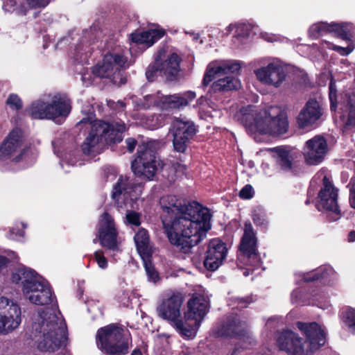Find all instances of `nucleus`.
<instances>
[{
	"label": "nucleus",
	"mask_w": 355,
	"mask_h": 355,
	"mask_svg": "<svg viewBox=\"0 0 355 355\" xmlns=\"http://www.w3.org/2000/svg\"><path fill=\"white\" fill-rule=\"evenodd\" d=\"M159 204L169 241L182 252L188 253L206 236L211 227L209 210L197 202L187 204L173 195L162 197Z\"/></svg>",
	"instance_id": "obj_1"
},
{
	"label": "nucleus",
	"mask_w": 355,
	"mask_h": 355,
	"mask_svg": "<svg viewBox=\"0 0 355 355\" xmlns=\"http://www.w3.org/2000/svg\"><path fill=\"white\" fill-rule=\"evenodd\" d=\"M60 311L40 310L33 319L30 338L42 352H53L65 345L67 325Z\"/></svg>",
	"instance_id": "obj_2"
},
{
	"label": "nucleus",
	"mask_w": 355,
	"mask_h": 355,
	"mask_svg": "<svg viewBox=\"0 0 355 355\" xmlns=\"http://www.w3.org/2000/svg\"><path fill=\"white\" fill-rule=\"evenodd\" d=\"M237 118L252 133L278 137L286 133L289 127L286 114L279 107L270 106L259 112L250 105L241 109Z\"/></svg>",
	"instance_id": "obj_3"
},
{
	"label": "nucleus",
	"mask_w": 355,
	"mask_h": 355,
	"mask_svg": "<svg viewBox=\"0 0 355 355\" xmlns=\"http://www.w3.org/2000/svg\"><path fill=\"white\" fill-rule=\"evenodd\" d=\"M87 124L89 132L85 138L82 150L87 155L99 154L105 144L119 143L126 130L123 122L112 123L98 120L91 121L89 118L83 119L78 124Z\"/></svg>",
	"instance_id": "obj_4"
},
{
	"label": "nucleus",
	"mask_w": 355,
	"mask_h": 355,
	"mask_svg": "<svg viewBox=\"0 0 355 355\" xmlns=\"http://www.w3.org/2000/svg\"><path fill=\"white\" fill-rule=\"evenodd\" d=\"M12 281L21 284L24 295L34 304L44 306L55 300L49 283L42 280L31 268L21 267L16 269L12 273Z\"/></svg>",
	"instance_id": "obj_5"
},
{
	"label": "nucleus",
	"mask_w": 355,
	"mask_h": 355,
	"mask_svg": "<svg viewBox=\"0 0 355 355\" xmlns=\"http://www.w3.org/2000/svg\"><path fill=\"white\" fill-rule=\"evenodd\" d=\"M184 301L180 293H173L164 297L157 306V315L167 321L175 331L184 338L193 339L196 336V327L186 321L182 315V306Z\"/></svg>",
	"instance_id": "obj_6"
},
{
	"label": "nucleus",
	"mask_w": 355,
	"mask_h": 355,
	"mask_svg": "<svg viewBox=\"0 0 355 355\" xmlns=\"http://www.w3.org/2000/svg\"><path fill=\"white\" fill-rule=\"evenodd\" d=\"M240 68V63L235 60L210 63L204 76L202 83L204 85H207L213 79H217L211 85V89L214 92L237 89L241 86L240 81L234 76L228 74L238 72Z\"/></svg>",
	"instance_id": "obj_7"
},
{
	"label": "nucleus",
	"mask_w": 355,
	"mask_h": 355,
	"mask_svg": "<svg viewBox=\"0 0 355 355\" xmlns=\"http://www.w3.org/2000/svg\"><path fill=\"white\" fill-rule=\"evenodd\" d=\"M96 340L97 347L105 354L125 355L128 352L129 335L125 334L122 328L115 324H110L99 329Z\"/></svg>",
	"instance_id": "obj_8"
},
{
	"label": "nucleus",
	"mask_w": 355,
	"mask_h": 355,
	"mask_svg": "<svg viewBox=\"0 0 355 355\" xmlns=\"http://www.w3.org/2000/svg\"><path fill=\"white\" fill-rule=\"evenodd\" d=\"M49 101L42 99L33 102L28 112L32 118L37 119H52L67 117L71 112V102L64 95L57 94L49 95Z\"/></svg>",
	"instance_id": "obj_9"
},
{
	"label": "nucleus",
	"mask_w": 355,
	"mask_h": 355,
	"mask_svg": "<svg viewBox=\"0 0 355 355\" xmlns=\"http://www.w3.org/2000/svg\"><path fill=\"white\" fill-rule=\"evenodd\" d=\"M156 141H150L146 146H140L138 155L132 162L131 168L133 173L139 178L146 180H153L157 171L162 166V162L153 148Z\"/></svg>",
	"instance_id": "obj_10"
},
{
	"label": "nucleus",
	"mask_w": 355,
	"mask_h": 355,
	"mask_svg": "<svg viewBox=\"0 0 355 355\" xmlns=\"http://www.w3.org/2000/svg\"><path fill=\"white\" fill-rule=\"evenodd\" d=\"M180 58L175 53H167L164 49L158 51L155 62L150 64L146 71V78L153 81L159 73L168 80L175 79L180 71Z\"/></svg>",
	"instance_id": "obj_11"
},
{
	"label": "nucleus",
	"mask_w": 355,
	"mask_h": 355,
	"mask_svg": "<svg viewBox=\"0 0 355 355\" xmlns=\"http://www.w3.org/2000/svg\"><path fill=\"white\" fill-rule=\"evenodd\" d=\"M127 58L117 53L106 54L103 61L92 69V73L100 78L110 79L117 84L122 80V70L125 67Z\"/></svg>",
	"instance_id": "obj_12"
},
{
	"label": "nucleus",
	"mask_w": 355,
	"mask_h": 355,
	"mask_svg": "<svg viewBox=\"0 0 355 355\" xmlns=\"http://www.w3.org/2000/svg\"><path fill=\"white\" fill-rule=\"evenodd\" d=\"M257 239L250 222L245 223L243 235L239 245V260L246 266L258 268L261 259L257 250Z\"/></svg>",
	"instance_id": "obj_13"
},
{
	"label": "nucleus",
	"mask_w": 355,
	"mask_h": 355,
	"mask_svg": "<svg viewBox=\"0 0 355 355\" xmlns=\"http://www.w3.org/2000/svg\"><path fill=\"white\" fill-rule=\"evenodd\" d=\"M22 321L21 309L17 302L0 297V335H8L19 328Z\"/></svg>",
	"instance_id": "obj_14"
},
{
	"label": "nucleus",
	"mask_w": 355,
	"mask_h": 355,
	"mask_svg": "<svg viewBox=\"0 0 355 355\" xmlns=\"http://www.w3.org/2000/svg\"><path fill=\"white\" fill-rule=\"evenodd\" d=\"M143 185L141 183H135L128 178L120 176L113 187L112 198L116 201L118 207L128 208L132 207V204L141 193Z\"/></svg>",
	"instance_id": "obj_15"
},
{
	"label": "nucleus",
	"mask_w": 355,
	"mask_h": 355,
	"mask_svg": "<svg viewBox=\"0 0 355 355\" xmlns=\"http://www.w3.org/2000/svg\"><path fill=\"white\" fill-rule=\"evenodd\" d=\"M169 131L173 135L174 150L184 153L189 140L196 135V128L191 121L175 119L172 122Z\"/></svg>",
	"instance_id": "obj_16"
},
{
	"label": "nucleus",
	"mask_w": 355,
	"mask_h": 355,
	"mask_svg": "<svg viewBox=\"0 0 355 355\" xmlns=\"http://www.w3.org/2000/svg\"><path fill=\"white\" fill-rule=\"evenodd\" d=\"M257 79L263 85L279 87L284 82L286 73L283 67L275 60L270 61L254 71Z\"/></svg>",
	"instance_id": "obj_17"
},
{
	"label": "nucleus",
	"mask_w": 355,
	"mask_h": 355,
	"mask_svg": "<svg viewBox=\"0 0 355 355\" xmlns=\"http://www.w3.org/2000/svg\"><path fill=\"white\" fill-rule=\"evenodd\" d=\"M22 144L21 130L19 128L12 130L0 147V159H10L19 162L25 152Z\"/></svg>",
	"instance_id": "obj_18"
},
{
	"label": "nucleus",
	"mask_w": 355,
	"mask_h": 355,
	"mask_svg": "<svg viewBox=\"0 0 355 355\" xmlns=\"http://www.w3.org/2000/svg\"><path fill=\"white\" fill-rule=\"evenodd\" d=\"M98 238L101 244L108 249L116 250L118 249V232L112 217L107 213H104L98 222Z\"/></svg>",
	"instance_id": "obj_19"
},
{
	"label": "nucleus",
	"mask_w": 355,
	"mask_h": 355,
	"mask_svg": "<svg viewBox=\"0 0 355 355\" xmlns=\"http://www.w3.org/2000/svg\"><path fill=\"white\" fill-rule=\"evenodd\" d=\"M208 306L207 298L199 294L193 295L187 302V311L184 314V318L196 327V332L201 321L208 312Z\"/></svg>",
	"instance_id": "obj_20"
},
{
	"label": "nucleus",
	"mask_w": 355,
	"mask_h": 355,
	"mask_svg": "<svg viewBox=\"0 0 355 355\" xmlns=\"http://www.w3.org/2000/svg\"><path fill=\"white\" fill-rule=\"evenodd\" d=\"M324 114V109L319 102L314 98L309 99L300 110L297 123L300 128H313L319 123Z\"/></svg>",
	"instance_id": "obj_21"
},
{
	"label": "nucleus",
	"mask_w": 355,
	"mask_h": 355,
	"mask_svg": "<svg viewBox=\"0 0 355 355\" xmlns=\"http://www.w3.org/2000/svg\"><path fill=\"white\" fill-rule=\"evenodd\" d=\"M338 190L329 180L324 176L323 178V185L318 193V209L321 208L331 211L336 215H339L340 209L338 205Z\"/></svg>",
	"instance_id": "obj_22"
},
{
	"label": "nucleus",
	"mask_w": 355,
	"mask_h": 355,
	"mask_svg": "<svg viewBox=\"0 0 355 355\" xmlns=\"http://www.w3.org/2000/svg\"><path fill=\"white\" fill-rule=\"evenodd\" d=\"M327 152V141L320 135H316L308 140L304 148V158L309 165H316L320 163L324 159Z\"/></svg>",
	"instance_id": "obj_23"
},
{
	"label": "nucleus",
	"mask_w": 355,
	"mask_h": 355,
	"mask_svg": "<svg viewBox=\"0 0 355 355\" xmlns=\"http://www.w3.org/2000/svg\"><path fill=\"white\" fill-rule=\"evenodd\" d=\"M227 252V248L222 241L218 239L211 240L204 261L205 268L211 271L217 270L222 265Z\"/></svg>",
	"instance_id": "obj_24"
},
{
	"label": "nucleus",
	"mask_w": 355,
	"mask_h": 355,
	"mask_svg": "<svg viewBox=\"0 0 355 355\" xmlns=\"http://www.w3.org/2000/svg\"><path fill=\"white\" fill-rule=\"evenodd\" d=\"M196 97V93L192 91L172 95H162L159 109L162 110H181L188 106Z\"/></svg>",
	"instance_id": "obj_25"
},
{
	"label": "nucleus",
	"mask_w": 355,
	"mask_h": 355,
	"mask_svg": "<svg viewBox=\"0 0 355 355\" xmlns=\"http://www.w3.org/2000/svg\"><path fill=\"white\" fill-rule=\"evenodd\" d=\"M355 90L353 88H349L345 90L341 96L340 105L343 110L342 117L347 118L343 131L345 134H348L351 128L355 127Z\"/></svg>",
	"instance_id": "obj_26"
},
{
	"label": "nucleus",
	"mask_w": 355,
	"mask_h": 355,
	"mask_svg": "<svg viewBox=\"0 0 355 355\" xmlns=\"http://www.w3.org/2000/svg\"><path fill=\"white\" fill-rule=\"evenodd\" d=\"M297 327L306 336L311 351H315L324 345L326 342L325 332L316 322H298Z\"/></svg>",
	"instance_id": "obj_27"
},
{
	"label": "nucleus",
	"mask_w": 355,
	"mask_h": 355,
	"mask_svg": "<svg viewBox=\"0 0 355 355\" xmlns=\"http://www.w3.org/2000/svg\"><path fill=\"white\" fill-rule=\"evenodd\" d=\"M277 342L281 350L286 351L291 355H305L302 338L291 331L286 330L279 333Z\"/></svg>",
	"instance_id": "obj_28"
},
{
	"label": "nucleus",
	"mask_w": 355,
	"mask_h": 355,
	"mask_svg": "<svg viewBox=\"0 0 355 355\" xmlns=\"http://www.w3.org/2000/svg\"><path fill=\"white\" fill-rule=\"evenodd\" d=\"M309 31L312 37H318L327 33H333L342 39H347L349 29L345 24L318 22L313 24Z\"/></svg>",
	"instance_id": "obj_29"
},
{
	"label": "nucleus",
	"mask_w": 355,
	"mask_h": 355,
	"mask_svg": "<svg viewBox=\"0 0 355 355\" xmlns=\"http://www.w3.org/2000/svg\"><path fill=\"white\" fill-rule=\"evenodd\" d=\"M223 334L230 337H238L244 343L243 348L252 344L253 339L247 331V324L239 319H234L223 327Z\"/></svg>",
	"instance_id": "obj_30"
},
{
	"label": "nucleus",
	"mask_w": 355,
	"mask_h": 355,
	"mask_svg": "<svg viewBox=\"0 0 355 355\" xmlns=\"http://www.w3.org/2000/svg\"><path fill=\"white\" fill-rule=\"evenodd\" d=\"M24 1L26 3H21V0H6L3 4V9L6 12L16 11L18 14L24 15L30 8L46 6L50 0Z\"/></svg>",
	"instance_id": "obj_31"
},
{
	"label": "nucleus",
	"mask_w": 355,
	"mask_h": 355,
	"mask_svg": "<svg viewBox=\"0 0 355 355\" xmlns=\"http://www.w3.org/2000/svg\"><path fill=\"white\" fill-rule=\"evenodd\" d=\"M164 34V32L162 30L150 29L133 33L130 35V39L135 43L145 44L150 46L160 39Z\"/></svg>",
	"instance_id": "obj_32"
},
{
	"label": "nucleus",
	"mask_w": 355,
	"mask_h": 355,
	"mask_svg": "<svg viewBox=\"0 0 355 355\" xmlns=\"http://www.w3.org/2000/svg\"><path fill=\"white\" fill-rule=\"evenodd\" d=\"M137 251L141 258L150 257L153 250L150 243L149 235L145 229H139L134 237Z\"/></svg>",
	"instance_id": "obj_33"
},
{
	"label": "nucleus",
	"mask_w": 355,
	"mask_h": 355,
	"mask_svg": "<svg viewBox=\"0 0 355 355\" xmlns=\"http://www.w3.org/2000/svg\"><path fill=\"white\" fill-rule=\"evenodd\" d=\"M273 151L275 153L277 165L284 171H291L293 168L294 153L284 147L275 148Z\"/></svg>",
	"instance_id": "obj_34"
},
{
	"label": "nucleus",
	"mask_w": 355,
	"mask_h": 355,
	"mask_svg": "<svg viewBox=\"0 0 355 355\" xmlns=\"http://www.w3.org/2000/svg\"><path fill=\"white\" fill-rule=\"evenodd\" d=\"M336 272L332 267L325 266L320 268L317 271L311 272L310 273L304 274L303 279L304 282H311L320 278L325 280H331L336 278Z\"/></svg>",
	"instance_id": "obj_35"
},
{
	"label": "nucleus",
	"mask_w": 355,
	"mask_h": 355,
	"mask_svg": "<svg viewBox=\"0 0 355 355\" xmlns=\"http://www.w3.org/2000/svg\"><path fill=\"white\" fill-rule=\"evenodd\" d=\"M341 320L345 327H347L352 333L355 331V312L350 308L345 309L341 314Z\"/></svg>",
	"instance_id": "obj_36"
},
{
	"label": "nucleus",
	"mask_w": 355,
	"mask_h": 355,
	"mask_svg": "<svg viewBox=\"0 0 355 355\" xmlns=\"http://www.w3.org/2000/svg\"><path fill=\"white\" fill-rule=\"evenodd\" d=\"M162 95L159 92H157L156 94L147 95L144 97L143 100H141L139 106L142 109H149L153 106L159 108Z\"/></svg>",
	"instance_id": "obj_37"
},
{
	"label": "nucleus",
	"mask_w": 355,
	"mask_h": 355,
	"mask_svg": "<svg viewBox=\"0 0 355 355\" xmlns=\"http://www.w3.org/2000/svg\"><path fill=\"white\" fill-rule=\"evenodd\" d=\"M150 258V257L142 258V259L148 280L155 283L159 279V275L153 266Z\"/></svg>",
	"instance_id": "obj_38"
},
{
	"label": "nucleus",
	"mask_w": 355,
	"mask_h": 355,
	"mask_svg": "<svg viewBox=\"0 0 355 355\" xmlns=\"http://www.w3.org/2000/svg\"><path fill=\"white\" fill-rule=\"evenodd\" d=\"M235 30V35L237 37H245L249 35V27L245 24L230 25L227 27V31L230 32Z\"/></svg>",
	"instance_id": "obj_39"
},
{
	"label": "nucleus",
	"mask_w": 355,
	"mask_h": 355,
	"mask_svg": "<svg viewBox=\"0 0 355 355\" xmlns=\"http://www.w3.org/2000/svg\"><path fill=\"white\" fill-rule=\"evenodd\" d=\"M140 218H141L140 214H139L135 211L128 210V211H127V213L125 214V223H127L128 225L137 227V226H139L141 224Z\"/></svg>",
	"instance_id": "obj_40"
},
{
	"label": "nucleus",
	"mask_w": 355,
	"mask_h": 355,
	"mask_svg": "<svg viewBox=\"0 0 355 355\" xmlns=\"http://www.w3.org/2000/svg\"><path fill=\"white\" fill-rule=\"evenodd\" d=\"M337 90L335 82L331 80L329 86V98L331 103V110H336L337 107Z\"/></svg>",
	"instance_id": "obj_41"
},
{
	"label": "nucleus",
	"mask_w": 355,
	"mask_h": 355,
	"mask_svg": "<svg viewBox=\"0 0 355 355\" xmlns=\"http://www.w3.org/2000/svg\"><path fill=\"white\" fill-rule=\"evenodd\" d=\"M7 105L11 108L15 110H19L22 107V103L19 96L16 94H12L9 96L6 101Z\"/></svg>",
	"instance_id": "obj_42"
},
{
	"label": "nucleus",
	"mask_w": 355,
	"mask_h": 355,
	"mask_svg": "<svg viewBox=\"0 0 355 355\" xmlns=\"http://www.w3.org/2000/svg\"><path fill=\"white\" fill-rule=\"evenodd\" d=\"M94 258L101 268L105 269L107 267V260L101 250L95 252Z\"/></svg>",
	"instance_id": "obj_43"
},
{
	"label": "nucleus",
	"mask_w": 355,
	"mask_h": 355,
	"mask_svg": "<svg viewBox=\"0 0 355 355\" xmlns=\"http://www.w3.org/2000/svg\"><path fill=\"white\" fill-rule=\"evenodd\" d=\"M254 194L253 188L251 185H245L239 192L240 198L243 199H250Z\"/></svg>",
	"instance_id": "obj_44"
},
{
	"label": "nucleus",
	"mask_w": 355,
	"mask_h": 355,
	"mask_svg": "<svg viewBox=\"0 0 355 355\" xmlns=\"http://www.w3.org/2000/svg\"><path fill=\"white\" fill-rule=\"evenodd\" d=\"M349 189V202L352 208L355 207V183L353 182V178L351 179L348 186Z\"/></svg>",
	"instance_id": "obj_45"
},
{
	"label": "nucleus",
	"mask_w": 355,
	"mask_h": 355,
	"mask_svg": "<svg viewBox=\"0 0 355 355\" xmlns=\"http://www.w3.org/2000/svg\"><path fill=\"white\" fill-rule=\"evenodd\" d=\"M261 37L263 40L270 42L277 41L279 39L278 36L268 33H262Z\"/></svg>",
	"instance_id": "obj_46"
},
{
	"label": "nucleus",
	"mask_w": 355,
	"mask_h": 355,
	"mask_svg": "<svg viewBox=\"0 0 355 355\" xmlns=\"http://www.w3.org/2000/svg\"><path fill=\"white\" fill-rule=\"evenodd\" d=\"M125 144L127 145L128 150L130 152H132L135 148L137 141L132 138H128L125 140Z\"/></svg>",
	"instance_id": "obj_47"
},
{
	"label": "nucleus",
	"mask_w": 355,
	"mask_h": 355,
	"mask_svg": "<svg viewBox=\"0 0 355 355\" xmlns=\"http://www.w3.org/2000/svg\"><path fill=\"white\" fill-rule=\"evenodd\" d=\"M24 236V231L18 230V231L15 232L14 228H12L10 231V238L12 239H15L16 236Z\"/></svg>",
	"instance_id": "obj_48"
},
{
	"label": "nucleus",
	"mask_w": 355,
	"mask_h": 355,
	"mask_svg": "<svg viewBox=\"0 0 355 355\" xmlns=\"http://www.w3.org/2000/svg\"><path fill=\"white\" fill-rule=\"evenodd\" d=\"M252 301L249 300L248 298H239L238 299V304L241 308H245L247 306L248 304H250Z\"/></svg>",
	"instance_id": "obj_49"
},
{
	"label": "nucleus",
	"mask_w": 355,
	"mask_h": 355,
	"mask_svg": "<svg viewBox=\"0 0 355 355\" xmlns=\"http://www.w3.org/2000/svg\"><path fill=\"white\" fill-rule=\"evenodd\" d=\"M334 49L337 51L338 52H339L340 53L343 54V55H345V54H348L349 52H351L352 51H348L347 49L345 48H343V47H340V46H334Z\"/></svg>",
	"instance_id": "obj_50"
},
{
	"label": "nucleus",
	"mask_w": 355,
	"mask_h": 355,
	"mask_svg": "<svg viewBox=\"0 0 355 355\" xmlns=\"http://www.w3.org/2000/svg\"><path fill=\"white\" fill-rule=\"evenodd\" d=\"M355 241V232L351 231L348 235V241L353 242Z\"/></svg>",
	"instance_id": "obj_51"
},
{
	"label": "nucleus",
	"mask_w": 355,
	"mask_h": 355,
	"mask_svg": "<svg viewBox=\"0 0 355 355\" xmlns=\"http://www.w3.org/2000/svg\"><path fill=\"white\" fill-rule=\"evenodd\" d=\"M6 263H7L6 258L0 256V268H2L3 266H6Z\"/></svg>",
	"instance_id": "obj_52"
},
{
	"label": "nucleus",
	"mask_w": 355,
	"mask_h": 355,
	"mask_svg": "<svg viewBox=\"0 0 355 355\" xmlns=\"http://www.w3.org/2000/svg\"><path fill=\"white\" fill-rule=\"evenodd\" d=\"M191 35L193 40H198L200 38V35L198 33H192Z\"/></svg>",
	"instance_id": "obj_53"
},
{
	"label": "nucleus",
	"mask_w": 355,
	"mask_h": 355,
	"mask_svg": "<svg viewBox=\"0 0 355 355\" xmlns=\"http://www.w3.org/2000/svg\"><path fill=\"white\" fill-rule=\"evenodd\" d=\"M58 355H71V354L69 351L63 350Z\"/></svg>",
	"instance_id": "obj_54"
},
{
	"label": "nucleus",
	"mask_w": 355,
	"mask_h": 355,
	"mask_svg": "<svg viewBox=\"0 0 355 355\" xmlns=\"http://www.w3.org/2000/svg\"><path fill=\"white\" fill-rule=\"evenodd\" d=\"M131 355H142L139 350H134Z\"/></svg>",
	"instance_id": "obj_55"
},
{
	"label": "nucleus",
	"mask_w": 355,
	"mask_h": 355,
	"mask_svg": "<svg viewBox=\"0 0 355 355\" xmlns=\"http://www.w3.org/2000/svg\"><path fill=\"white\" fill-rule=\"evenodd\" d=\"M238 351H239V347H236L234 349V351H233V352H232L230 355H236Z\"/></svg>",
	"instance_id": "obj_56"
},
{
	"label": "nucleus",
	"mask_w": 355,
	"mask_h": 355,
	"mask_svg": "<svg viewBox=\"0 0 355 355\" xmlns=\"http://www.w3.org/2000/svg\"><path fill=\"white\" fill-rule=\"evenodd\" d=\"M296 293H297V291H294L292 293V294H291L292 297H293V296H294Z\"/></svg>",
	"instance_id": "obj_57"
},
{
	"label": "nucleus",
	"mask_w": 355,
	"mask_h": 355,
	"mask_svg": "<svg viewBox=\"0 0 355 355\" xmlns=\"http://www.w3.org/2000/svg\"><path fill=\"white\" fill-rule=\"evenodd\" d=\"M243 275H244L245 276H248V275H249V272H248V271H245V272H243Z\"/></svg>",
	"instance_id": "obj_58"
},
{
	"label": "nucleus",
	"mask_w": 355,
	"mask_h": 355,
	"mask_svg": "<svg viewBox=\"0 0 355 355\" xmlns=\"http://www.w3.org/2000/svg\"><path fill=\"white\" fill-rule=\"evenodd\" d=\"M69 164H70L71 165H73L75 163H74V162L71 161V162H69Z\"/></svg>",
	"instance_id": "obj_59"
},
{
	"label": "nucleus",
	"mask_w": 355,
	"mask_h": 355,
	"mask_svg": "<svg viewBox=\"0 0 355 355\" xmlns=\"http://www.w3.org/2000/svg\"><path fill=\"white\" fill-rule=\"evenodd\" d=\"M309 203V200H307L306 201V205H308Z\"/></svg>",
	"instance_id": "obj_60"
},
{
	"label": "nucleus",
	"mask_w": 355,
	"mask_h": 355,
	"mask_svg": "<svg viewBox=\"0 0 355 355\" xmlns=\"http://www.w3.org/2000/svg\"><path fill=\"white\" fill-rule=\"evenodd\" d=\"M120 104H121V105L122 107H123V106H124V104H123V103H121H121H120Z\"/></svg>",
	"instance_id": "obj_61"
},
{
	"label": "nucleus",
	"mask_w": 355,
	"mask_h": 355,
	"mask_svg": "<svg viewBox=\"0 0 355 355\" xmlns=\"http://www.w3.org/2000/svg\"><path fill=\"white\" fill-rule=\"evenodd\" d=\"M22 226L25 228L26 226L25 225V224L24 223H21Z\"/></svg>",
	"instance_id": "obj_62"
}]
</instances>
